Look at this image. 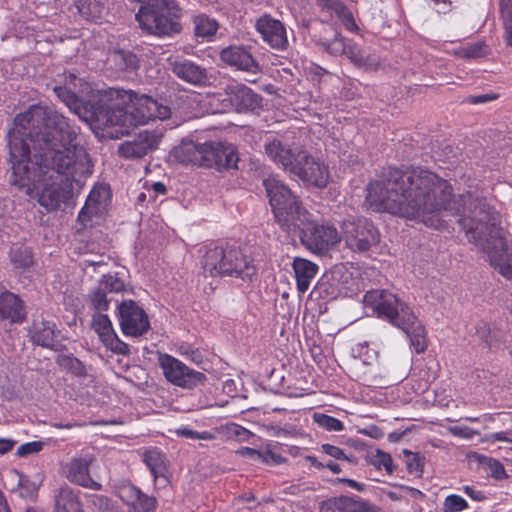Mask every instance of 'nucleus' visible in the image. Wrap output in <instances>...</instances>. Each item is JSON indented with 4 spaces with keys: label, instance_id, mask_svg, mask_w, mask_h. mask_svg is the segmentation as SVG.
<instances>
[{
    "label": "nucleus",
    "instance_id": "obj_50",
    "mask_svg": "<svg viewBox=\"0 0 512 512\" xmlns=\"http://www.w3.org/2000/svg\"><path fill=\"white\" fill-rule=\"evenodd\" d=\"M43 442L33 441L22 444L18 447L17 454L19 456H27L29 454L37 453L43 449Z\"/></svg>",
    "mask_w": 512,
    "mask_h": 512
},
{
    "label": "nucleus",
    "instance_id": "obj_2",
    "mask_svg": "<svg viewBox=\"0 0 512 512\" xmlns=\"http://www.w3.org/2000/svg\"><path fill=\"white\" fill-rule=\"evenodd\" d=\"M16 123L28 131L25 155L34 157V163L46 173L69 172L73 175H91L93 163L85 148L76 143L80 128L53 107L32 105L16 116Z\"/></svg>",
    "mask_w": 512,
    "mask_h": 512
},
{
    "label": "nucleus",
    "instance_id": "obj_54",
    "mask_svg": "<svg viewBox=\"0 0 512 512\" xmlns=\"http://www.w3.org/2000/svg\"><path fill=\"white\" fill-rule=\"evenodd\" d=\"M337 17L340 19L343 26L350 31H355L357 29V26L355 24L353 15L351 11L346 7L344 8Z\"/></svg>",
    "mask_w": 512,
    "mask_h": 512
},
{
    "label": "nucleus",
    "instance_id": "obj_30",
    "mask_svg": "<svg viewBox=\"0 0 512 512\" xmlns=\"http://www.w3.org/2000/svg\"><path fill=\"white\" fill-rule=\"evenodd\" d=\"M32 340L39 346L54 349L56 346L55 324L49 321L33 324Z\"/></svg>",
    "mask_w": 512,
    "mask_h": 512
},
{
    "label": "nucleus",
    "instance_id": "obj_40",
    "mask_svg": "<svg viewBox=\"0 0 512 512\" xmlns=\"http://www.w3.org/2000/svg\"><path fill=\"white\" fill-rule=\"evenodd\" d=\"M109 294L101 289L99 286L94 288L89 294V301L94 310L97 313H101L103 311H107L109 308V303L112 301V298L108 296Z\"/></svg>",
    "mask_w": 512,
    "mask_h": 512
},
{
    "label": "nucleus",
    "instance_id": "obj_44",
    "mask_svg": "<svg viewBox=\"0 0 512 512\" xmlns=\"http://www.w3.org/2000/svg\"><path fill=\"white\" fill-rule=\"evenodd\" d=\"M445 512H460L468 508L467 501L456 494L448 495L443 503Z\"/></svg>",
    "mask_w": 512,
    "mask_h": 512
},
{
    "label": "nucleus",
    "instance_id": "obj_16",
    "mask_svg": "<svg viewBox=\"0 0 512 512\" xmlns=\"http://www.w3.org/2000/svg\"><path fill=\"white\" fill-rule=\"evenodd\" d=\"M109 200L110 190L106 185L94 186L78 214L80 224L83 227L93 225L96 219L105 214Z\"/></svg>",
    "mask_w": 512,
    "mask_h": 512
},
{
    "label": "nucleus",
    "instance_id": "obj_42",
    "mask_svg": "<svg viewBox=\"0 0 512 512\" xmlns=\"http://www.w3.org/2000/svg\"><path fill=\"white\" fill-rule=\"evenodd\" d=\"M403 454L405 456V464L407 471L410 474H414L418 477H421L423 473L425 458L421 456L419 453L411 452L406 449L403 450Z\"/></svg>",
    "mask_w": 512,
    "mask_h": 512
},
{
    "label": "nucleus",
    "instance_id": "obj_46",
    "mask_svg": "<svg viewBox=\"0 0 512 512\" xmlns=\"http://www.w3.org/2000/svg\"><path fill=\"white\" fill-rule=\"evenodd\" d=\"M346 41L339 34H336L334 39L325 43L326 50L333 55L344 54L346 48Z\"/></svg>",
    "mask_w": 512,
    "mask_h": 512
},
{
    "label": "nucleus",
    "instance_id": "obj_47",
    "mask_svg": "<svg viewBox=\"0 0 512 512\" xmlns=\"http://www.w3.org/2000/svg\"><path fill=\"white\" fill-rule=\"evenodd\" d=\"M317 5L328 13H334L336 16L344 9L346 6L339 0H317Z\"/></svg>",
    "mask_w": 512,
    "mask_h": 512
},
{
    "label": "nucleus",
    "instance_id": "obj_51",
    "mask_svg": "<svg viewBox=\"0 0 512 512\" xmlns=\"http://www.w3.org/2000/svg\"><path fill=\"white\" fill-rule=\"evenodd\" d=\"M92 503L100 512H118L112 505L109 498L103 495H96L92 499Z\"/></svg>",
    "mask_w": 512,
    "mask_h": 512
},
{
    "label": "nucleus",
    "instance_id": "obj_59",
    "mask_svg": "<svg viewBox=\"0 0 512 512\" xmlns=\"http://www.w3.org/2000/svg\"><path fill=\"white\" fill-rule=\"evenodd\" d=\"M463 490L471 499L475 501H483L486 498L482 491L475 490L471 486H464Z\"/></svg>",
    "mask_w": 512,
    "mask_h": 512
},
{
    "label": "nucleus",
    "instance_id": "obj_12",
    "mask_svg": "<svg viewBox=\"0 0 512 512\" xmlns=\"http://www.w3.org/2000/svg\"><path fill=\"white\" fill-rule=\"evenodd\" d=\"M291 174L319 188L325 187L329 179L328 168L319 160H316L302 150L297 151V158L291 170Z\"/></svg>",
    "mask_w": 512,
    "mask_h": 512
},
{
    "label": "nucleus",
    "instance_id": "obj_62",
    "mask_svg": "<svg viewBox=\"0 0 512 512\" xmlns=\"http://www.w3.org/2000/svg\"><path fill=\"white\" fill-rule=\"evenodd\" d=\"M338 482L346 484L348 487L357 490L364 491L365 485L349 478H338Z\"/></svg>",
    "mask_w": 512,
    "mask_h": 512
},
{
    "label": "nucleus",
    "instance_id": "obj_27",
    "mask_svg": "<svg viewBox=\"0 0 512 512\" xmlns=\"http://www.w3.org/2000/svg\"><path fill=\"white\" fill-rule=\"evenodd\" d=\"M53 512H84L79 491L68 485L57 489L54 494Z\"/></svg>",
    "mask_w": 512,
    "mask_h": 512
},
{
    "label": "nucleus",
    "instance_id": "obj_41",
    "mask_svg": "<svg viewBox=\"0 0 512 512\" xmlns=\"http://www.w3.org/2000/svg\"><path fill=\"white\" fill-rule=\"evenodd\" d=\"M455 54L465 59H476L487 54V46L484 42L469 43L456 50Z\"/></svg>",
    "mask_w": 512,
    "mask_h": 512
},
{
    "label": "nucleus",
    "instance_id": "obj_64",
    "mask_svg": "<svg viewBox=\"0 0 512 512\" xmlns=\"http://www.w3.org/2000/svg\"><path fill=\"white\" fill-rule=\"evenodd\" d=\"M305 460L311 465V466H314L315 468L317 469H322L324 468L325 464L319 462L316 457L314 456H311V455H308L305 457Z\"/></svg>",
    "mask_w": 512,
    "mask_h": 512
},
{
    "label": "nucleus",
    "instance_id": "obj_28",
    "mask_svg": "<svg viewBox=\"0 0 512 512\" xmlns=\"http://www.w3.org/2000/svg\"><path fill=\"white\" fill-rule=\"evenodd\" d=\"M292 268L294 271L296 286L299 293L304 294L310 287L311 281L318 272V266L304 258L296 257L293 260Z\"/></svg>",
    "mask_w": 512,
    "mask_h": 512
},
{
    "label": "nucleus",
    "instance_id": "obj_25",
    "mask_svg": "<svg viewBox=\"0 0 512 512\" xmlns=\"http://www.w3.org/2000/svg\"><path fill=\"white\" fill-rule=\"evenodd\" d=\"M142 460L153 475L156 485L165 487L170 482L171 472L165 454L157 448H149L142 453Z\"/></svg>",
    "mask_w": 512,
    "mask_h": 512
},
{
    "label": "nucleus",
    "instance_id": "obj_53",
    "mask_svg": "<svg viewBox=\"0 0 512 512\" xmlns=\"http://www.w3.org/2000/svg\"><path fill=\"white\" fill-rule=\"evenodd\" d=\"M498 97H499L498 94L492 93V92L480 94V95H469L466 97V102L471 105H478V104H483V103H487L490 101H494V100L498 99Z\"/></svg>",
    "mask_w": 512,
    "mask_h": 512
},
{
    "label": "nucleus",
    "instance_id": "obj_20",
    "mask_svg": "<svg viewBox=\"0 0 512 512\" xmlns=\"http://www.w3.org/2000/svg\"><path fill=\"white\" fill-rule=\"evenodd\" d=\"M92 327L107 349L121 355H128L130 353L129 345L120 340L113 328L111 320L106 314H94Z\"/></svg>",
    "mask_w": 512,
    "mask_h": 512
},
{
    "label": "nucleus",
    "instance_id": "obj_13",
    "mask_svg": "<svg viewBox=\"0 0 512 512\" xmlns=\"http://www.w3.org/2000/svg\"><path fill=\"white\" fill-rule=\"evenodd\" d=\"M162 137L160 129L143 130L133 139L121 143L118 152L126 159L142 158L158 148Z\"/></svg>",
    "mask_w": 512,
    "mask_h": 512
},
{
    "label": "nucleus",
    "instance_id": "obj_58",
    "mask_svg": "<svg viewBox=\"0 0 512 512\" xmlns=\"http://www.w3.org/2000/svg\"><path fill=\"white\" fill-rule=\"evenodd\" d=\"M512 435V431L510 432H506V431H501V432H496V433H492L488 436V440L489 441H500V442H507V443H512V438L510 437Z\"/></svg>",
    "mask_w": 512,
    "mask_h": 512
},
{
    "label": "nucleus",
    "instance_id": "obj_11",
    "mask_svg": "<svg viewBox=\"0 0 512 512\" xmlns=\"http://www.w3.org/2000/svg\"><path fill=\"white\" fill-rule=\"evenodd\" d=\"M117 317L121 331L125 336L140 337L150 329L146 312L133 300H124L118 303Z\"/></svg>",
    "mask_w": 512,
    "mask_h": 512
},
{
    "label": "nucleus",
    "instance_id": "obj_19",
    "mask_svg": "<svg viewBox=\"0 0 512 512\" xmlns=\"http://www.w3.org/2000/svg\"><path fill=\"white\" fill-rule=\"evenodd\" d=\"M255 29L272 49L283 51L287 48L286 29L279 20L267 14L262 15L256 20Z\"/></svg>",
    "mask_w": 512,
    "mask_h": 512
},
{
    "label": "nucleus",
    "instance_id": "obj_33",
    "mask_svg": "<svg viewBox=\"0 0 512 512\" xmlns=\"http://www.w3.org/2000/svg\"><path fill=\"white\" fill-rule=\"evenodd\" d=\"M475 335L486 347L490 349L498 348L502 342L501 332L484 321H481L476 325Z\"/></svg>",
    "mask_w": 512,
    "mask_h": 512
},
{
    "label": "nucleus",
    "instance_id": "obj_26",
    "mask_svg": "<svg viewBox=\"0 0 512 512\" xmlns=\"http://www.w3.org/2000/svg\"><path fill=\"white\" fill-rule=\"evenodd\" d=\"M227 91L237 111H255L262 105V97L243 84L229 85Z\"/></svg>",
    "mask_w": 512,
    "mask_h": 512
},
{
    "label": "nucleus",
    "instance_id": "obj_43",
    "mask_svg": "<svg viewBox=\"0 0 512 512\" xmlns=\"http://www.w3.org/2000/svg\"><path fill=\"white\" fill-rule=\"evenodd\" d=\"M313 421L321 428L330 432H339L344 429L343 423L332 416L316 412L313 414Z\"/></svg>",
    "mask_w": 512,
    "mask_h": 512
},
{
    "label": "nucleus",
    "instance_id": "obj_8",
    "mask_svg": "<svg viewBox=\"0 0 512 512\" xmlns=\"http://www.w3.org/2000/svg\"><path fill=\"white\" fill-rule=\"evenodd\" d=\"M116 91L120 94L119 101L121 102L122 115L117 123L109 124L106 128L124 124L128 116L136 125H144L149 120H164L171 115L170 107L158 103L148 95L122 89H116Z\"/></svg>",
    "mask_w": 512,
    "mask_h": 512
},
{
    "label": "nucleus",
    "instance_id": "obj_5",
    "mask_svg": "<svg viewBox=\"0 0 512 512\" xmlns=\"http://www.w3.org/2000/svg\"><path fill=\"white\" fill-rule=\"evenodd\" d=\"M53 91L81 120L97 128L117 123L122 115L116 88L94 90L73 73L65 74L64 83L55 85Z\"/></svg>",
    "mask_w": 512,
    "mask_h": 512
},
{
    "label": "nucleus",
    "instance_id": "obj_29",
    "mask_svg": "<svg viewBox=\"0 0 512 512\" xmlns=\"http://www.w3.org/2000/svg\"><path fill=\"white\" fill-rule=\"evenodd\" d=\"M10 262L16 274L29 273L33 267L34 260L31 250L22 245H14L9 252Z\"/></svg>",
    "mask_w": 512,
    "mask_h": 512
},
{
    "label": "nucleus",
    "instance_id": "obj_15",
    "mask_svg": "<svg viewBox=\"0 0 512 512\" xmlns=\"http://www.w3.org/2000/svg\"><path fill=\"white\" fill-rule=\"evenodd\" d=\"M93 455L86 453L73 457L64 467L63 474L68 481L84 488L101 490L102 485L90 476V465L94 462Z\"/></svg>",
    "mask_w": 512,
    "mask_h": 512
},
{
    "label": "nucleus",
    "instance_id": "obj_17",
    "mask_svg": "<svg viewBox=\"0 0 512 512\" xmlns=\"http://www.w3.org/2000/svg\"><path fill=\"white\" fill-rule=\"evenodd\" d=\"M203 167L221 169L237 168L239 160L236 148L221 142L204 143Z\"/></svg>",
    "mask_w": 512,
    "mask_h": 512
},
{
    "label": "nucleus",
    "instance_id": "obj_37",
    "mask_svg": "<svg viewBox=\"0 0 512 512\" xmlns=\"http://www.w3.org/2000/svg\"><path fill=\"white\" fill-rule=\"evenodd\" d=\"M195 35L201 38H211L218 30V23L205 15L195 17Z\"/></svg>",
    "mask_w": 512,
    "mask_h": 512
},
{
    "label": "nucleus",
    "instance_id": "obj_14",
    "mask_svg": "<svg viewBox=\"0 0 512 512\" xmlns=\"http://www.w3.org/2000/svg\"><path fill=\"white\" fill-rule=\"evenodd\" d=\"M170 68L177 78L187 84L204 87L211 83L212 77L205 66L183 56L170 59Z\"/></svg>",
    "mask_w": 512,
    "mask_h": 512
},
{
    "label": "nucleus",
    "instance_id": "obj_1",
    "mask_svg": "<svg viewBox=\"0 0 512 512\" xmlns=\"http://www.w3.org/2000/svg\"><path fill=\"white\" fill-rule=\"evenodd\" d=\"M366 201L374 211L418 219L434 228L440 226L442 211L458 216L469 242L488 256L500 275L512 280V246L499 226V214L485 198L470 192L455 198L447 180L415 167L389 168L381 180L369 183Z\"/></svg>",
    "mask_w": 512,
    "mask_h": 512
},
{
    "label": "nucleus",
    "instance_id": "obj_10",
    "mask_svg": "<svg viewBox=\"0 0 512 512\" xmlns=\"http://www.w3.org/2000/svg\"><path fill=\"white\" fill-rule=\"evenodd\" d=\"M158 364L167 382L184 390H192L204 385L207 380L204 373L188 367L169 354H160Z\"/></svg>",
    "mask_w": 512,
    "mask_h": 512
},
{
    "label": "nucleus",
    "instance_id": "obj_39",
    "mask_svg": "<svg viewBox=\"0 0 512 512\" xmlns=\"http://www.w3.org/2000/svg\"><path fill=\"white\" fill-rule=\"evenodd\" d=\"M98 286L108 294L121 293L125 290L124 281L115 274H105L99 280Z\"/></svg>",
    "mask_w": 512,
    "mask_h": 512
},
{
    "label": "nucleus",
    "instance_id": "obj_3",
    "mask_svg": "<svg viewBox=\"0 0 512 512\" xmlns=\"http://www.w3.org/2000/svg\"><path fill=\"white\" fill-rule=\"evenodd\" d=\"M263 185L281 229L289 234H298L307 249L324 254L341 240L334 226L314 223L299 198L281 180L270 176L263 180Z\"/></svg>",
    "mask_w": 512,
    "mask_h": 512
},
{
    "label": "nucleus",
    "instance_id": "obj_38",
    "mask_svg": "<svg viewBox=\"0 0 512 512\" xmlns=\"http://www.w3.org/2000/svg\"><path fill=\"white\" fill-rule=\"evenodd\" d=\"M58 364L63 370L77 377H84L87 374L84 364L72 355L60 356L58 358Z\"/></svg>",
    "mask_w": 512,
    "mask_h": 512
},
{
    "label": "nucleus",
    "instance_id": "obj_23",
    "mask_svg": "<svg viewBox=\"0 0 512 512\" xmlns=\"http://www.w3.org/2000/svg\"><path fill=\"white\" fill-rule=\"evenodd\" d=\"M263 149L265 155L285 171L291 173L297 158V152L274 136L266 137Z\"/></svg>",
    "mask_w": 512,
    "mask_h": 512
},
{
    "label": "nucleus",
    "instance_id": "obj_52",
    "mask_svg": "<svg viewBox=\"0 0 512 512\" xmlns=\"http://www.w3.org/2000/svg\"><path fill=\"white\" fill-rule=\"evenodd\" d=\"M344 54L350 59V61L354 65H358L362 63V57L364 53L361 51V49L353 44H347Z\"/></svg>",
    "mask_w": 512,
    "mask_h": 512
},
{
    "label": "nucleus",
    "instance_id": "obj_35",
    "mask_svg": "<svg viewBox=\"0 0 512 512\" xmlns=\"http://www.w3.org/2000/svg\"><path fill=\"white\" fill-rule=\"evenodd\" d=\"M365 459L370 465L374 466L377 470L384 469L389 475H391L394 472L395 467L393 465L391 455L381 449H368L366 452Z\"/></svg>",
    "mask_w": 512,
    "mask_h": 512
},
{
    "label": "nucleus",
    "instance_id": "obj_21",
    "mask_svg": "<svg viewBox=\"0 0 512 512\" xmlns=\"http://www.w3.org/2000/svg\"><path fill=\"white\" fill-rule=\"evenodd\" d=\"M318 512H377V507L358 496H337L319 502Z\"/></svg>",
    "mask_w": 512,
    "mask_h": 512
},
{
    "label": "nucleus",
    "instance_id": "obj_60",
    "mask_svg": "<svg viewBox=\"0 0 512 512\" xmlns=\"http://www.w3.org/2000/svg\"><path fill=\"white\" fill-rule=\"evenodd\" d=\"M500 17L501 19L506 18V16L512 15V0H500Z\"/></svg>",
    "mask_w": 512,
    "mask_h": 512
},
{
    "label": "nucleus",
    "instance_id": "obj_49",
    "mask_svg": "<svg viewBox=\"0 0 512 512\" xmlns=\"http://www.w3.org/2000/svg\"><path fill=\"white\" fill-rule=\"evenodd\" d=\"M321 449L325 454H327L337 460H346L348 462H352V459L349 456H347L341 448H339L337 446L330 445V444H323L321 446Z\"/></svg>",
    "mask_w": 512,
    "mask_h": 512
},
{
    "label": "nucleus",
    "instance_id": "obj_45",
    "mask_svg": "<svg viewBox=\"0 0 512 512\" xmlns=\"http://www.w3.org/2000/svg\"><path fill=\"white\" fill-rule=\"evenodd\" d=\"M176 434L187 439L212 440L214 438L213 434L209 431L198 432L188 427H180L176 429Z\"/></svg>",
    "mask_w": 512,
    "mask_h": 512
},
{
    "label": "nucleus",
    "instance_id": "obj_9",
    "mask_svg": "<svg viewBox=\"0 0 512 512\" xmlns=\"http://www.w3.org/2000/svg\"><path fill=\"white\" fill-rule=\"evenodd\" d=\"M341 239L354 253H365L380 242V233L366 218H349L341 224Z\"/></svg>",
    "mask_w": 512,
    "mask_h": 512
},
{
    "label": "nucleus",
    "instance_id": "obj_63",
    "mask_svg": "<svg viewBox=\"0 0 512 512\" xmlns=\"http://www.w3.org/2000/svg\"><path fill=\"white\" fill-rule=\"evenodd\" d=\"M14 444L15 442L12 440L0 438V453L5 454L9 452L13 448Z\"/></svg>",
    "mask_w": 512,
    "mask_h": 512
},
{
    "label": "nucleus",
    "instance_id": "obj_36",
    "mask_svg": "<svg viewBox=\"0 0 512 512\" xmlns=\"http://www.w3.org/2000/svg\"><path fill=\"white\" fill-rule=\"evenodd\" d=\"M471 457L475 458L479 464L490 474L491 477L501 480L507 477L502 463L494 458L487 457L478 453H473Z\"/></svg>",
    "mask_w": 512,
    "mask_h": 512
},
{
    "label": "nucleus",
    "instance_id": "obj_34",
    "mask_svg": "<svg viewBox=\"0 0 512 512\" xmlns=\"http://www.w3.org/2000/svg\"><path fill=\"white\" fill-rule=\"evenodd\" d=\"M106 4V0H78L76 8L84 19L95 21L101 18Z\"/></svg>",
    "mask_w": 512,
    "mask_h": 512
},
{
    "label": "nucleus",
    "instance_id": "obj_31",
    "mask_svg": "<svg viewBox=\"0 0 512 512\" xmlns=\"http://www.w3.org/2000/svg\"><path fill=\"white\" fill-rule=\"evenodd\" d=\"M108 63L117 71H132L139 67L138 57L126 50H115L109 53Z\"/></svg>",
    "mask_w": 512,
    "mask_h": 512
},
{
    "label": "nucleus",
    "instance_id": "obj_6",
    "mask_svg": "<svg viewBox=\"0 0 512 512\" xmlns=\"http://www.w3.org/2000/svg\"><path fill=\"white\" fill-rule=\"evenodd\" d=\"M364 304L379 318L404 331L411 340L417 353L426 349L423 328L417 324V318L410 307L395 294L386 290H371L364 295Z\"/></svg>",
    "mask_w": 512,
    "mask_h": 512
},
{
    "label": "nucleus",
    "instance_id": "obj_55",
    "mask_svg": "<svg viewBox=\"0 0 512 512\" xmlns=\"http://www.w3.org/2000/svg\"><path fill=\"white\" fill-rule=\"evenodd\" d=\"M504 29L503 39L507 46L512 47V14L501 19Z\"/></svg>",
    "mask_w": 512,
    "mask_h": 512
},
{
    "label": "nucleus",
    "instance_id": "obj_61",
    "mask_svg": "<svg viewBox=\"0 0 512 512\" xmlns=\"http://www.w3.org/2000/svg\"><path fill=\"white\" fill-rule=\"evenodd\" d=\"M239 453L242 456L248 457L251 460L257 462L258 458H259V455H260V450H256V449L249 448V447H243L242 449L239 450Z\"/></svg>",
    "mask_w": 512,
    "mask_h": 512
},
{
    "label": "nucleus",
    "instance_id": "obj_57",
    "mask_svg": "<svg viewBox=\"0 0 512 512\" xmlns=\"http://www.w3.org/2000/svg\"><path fill=\"white\" fill-rule=\"evenodd\" d=\"M438 13L446 14L452 9V5L456 0H432Z\"/></svg>",
    "mask_w": 512,
    "mask_h": 512
},
{
    "label": "nucleus",
    "instance_id": "obj_48",
    "mask_svg": "<svg viewBox=\"0 0 512 512\" xmlns=\"http://www.w3.org/2000/svg\"><path fill=\"white\" fill-rule=\"evenodd\" d=\"M283 461L284 458L280 454H276L270 449H263L260 450V455L257 462L267 465H277Z\"/></svg>",
    "mask_w": 512,
    "mask_h": 512
},
{
    "label": "nucleus",
    "instance_id": "obj_22",
    "mask_svg": "<svg viewBox=\"0 0 512 512\" xmlns=\"http://www.w3.org/2000/svg\"><path fill=\"white\" fill-rule=\"evenodd\" d=\"M27 318L24 301L15 293L0 291V321L10 325L22 324Z\"/></svg>",
    "mask_w": 512,
    "mask_h": 512
},
{
    "label": "nucleus",
    "instance_id": "obj_18",
    "mask_svg": "<svg viewBox=\"0 0 512 512\" xmlns=\"http://www.w3.org/2000/svg\"><path fill=\"white\" fill-rule=\"evenodd\" d=\"M220 60L227 66L239 71L257 74L261 71L258 61L254 58L251 48L245 45L232 44L221 49Z\"/></svg>",
    "mask_w": 512,
    "mask_h": 512
},
{
    "label": "nucleus",
    "instance_id": "obj_4",
    "mask_svg": "<svg viewBox=\"0 0 512 512\" xmlns=\"http://www.w3.org/2000/svg\"><path fill=\"white\" fill-rule=\"evenodd\" d=\"M25 143L17 138L10 141V162L13 184L26 188L27 194L37 197L38 203L47 211L56 210L72 194V181L80 183L89 175H73L68 171L57 174L46 173L34 163V157L25 155Z\"/></svg>",
    "mask_w": 512,
    "mask_h": 512
},
{
    "label": "nucleus",
    "instance_id": "obj_32",
    "mask_svg": "<svg viewBox=\"0 0 512 512\" xmlns=\"http://www.w3.org/2000/svg\"><path fill=\"white\" fill-rule=\"evenodd\" d=\"M204 143L196 144L193 142L183 144L176 150V157L180 162L203 166Z\"/></svg>",
    "mask_w": 512,
    "mask_h": 512
},
{
    "label": "nucleus",
    "instance_id": "obj_7",
    "mask_svg": "<svg viewBox=\"0 0 512 512\" xmlns=\"http://www.w3.org/2000/svg\"><path fill=\"white\" fill-rule=\"evenodd\" d=\"M203 269L210 276H232L250 279L255 266L238 247L215 246L208 248L202 260Z\"/></svg>",
    "mask_w": 512,
    "mask_h": 512
},
{
    "label": "nucleus",
    "instance_id": "obj_56",
    "mask_svg": "<svg viewBox=\"0 0 512 512\" xmlns=\"http://www.w3.org/2000/svg\"><path fill=\"white\" fill-rule=\"evenodd\" d=\"M380 65L378 58L364 54L362 57V63L357 66L364 68L365 70H376Z\"/></svg>",
    "mask_w": 512,
    "mask_h": 512
},
{
    "label": "nucleus",
    "instance_id": "obj_24",
    "mask_svg": "<svg viewBox=\"0 0 512 512\" xmlns=\"http://www.w3.org/2000/svg\"><path fill=\"white\" fill-rule=\"evenodd\" d=\"M120 499L128 507V512H155L157 500L143 493L133 485H125L118 491Z\"/></svg>",
    "mask_w": 512,
    "mask_h": 512
}]
</instances>
